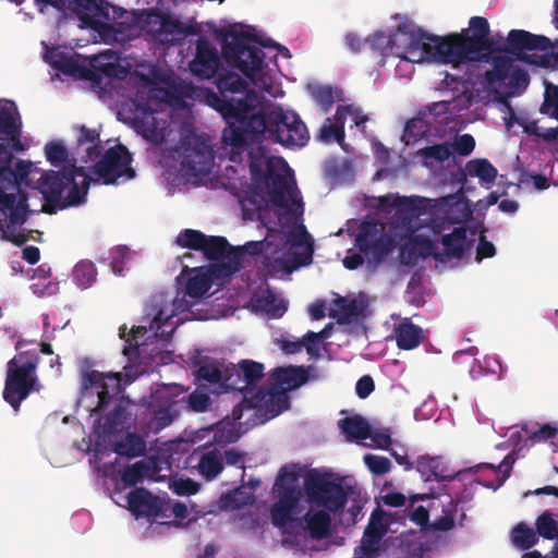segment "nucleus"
<instances>
[{"label": "nucleus", "mask_w": 558, "mask_h": 558, "mask_svg": "<svg viewBox=\"0 0 558 558\" xmlns=\"http://www.w3.org/2000/svg\"><path fill=\"white\" fill-rule=\"evenodd\" d=\"M189 408L195 412H204L210 405V398L207 393L193 391L187 397Z\"/></svg>", "instance_id": "obj_57"}, {"label": "nucleus", "mask_w": 558, "mask_h": 558, "mask_svg": "<svg viewBox=\"0 0 558 558\" xmlns=\"http://www.w3.org/2000/svg\"><path fill=\"white\" fill-rule=\"evenodd\" d=\"M436 35H428L422 31L401 32L393 36L386 35L384 32H376L367 38L366 43L371 49L378 51L381 56L389 53L399 57L402 60L413 63L424 61H436V54L433 51Z\"/></svg>", "instance_id": "obj_8"}, {"label": "nucleus", "mask_w": 558, "mask_h": 558, "mask_svg": "<svg viewBox=\"0 0 558 558\" xmlns=\"http://www.w3.org/2000/svg\"><path fill=\"white\" fill-rule=\"evenodd\" d=\"M542 114L558 120V86L548 85L545 89L544 101L539 108Z\"/></svg>", "instance_id": "obj_46"}, {"label": "nucleus", "mask_w": 558, "mask_h": 558, "mask_svg": "<svg viewBox=\"0 0 558 558\" xmlns=\"http://www.w3.org/2000/svg\"><path fill=\"white\" fill-rule=\"evenodd\" d=\"M129 248L126 246H117L111 250L110 266L116 275H121L124 267V259L126 258Z\"/></svg>", "instance_id": "obj_58"}, {"label": "nucleus", "mask_w": 558, "mask_h": 558, "mask_svg": "<svg viewBox=\"0 0 558 558\" xmlns=\"http://www.w3.org/2000/svg\"><path fill=\"white\" fill-rule=\"evenodd\" d=\"M49 62L56 70L68 75H74L81 70V66L73 58L58 50L50 52Z\"/></svg>", "instance_id": "obj_44"}, {"label": "nucleus", "mask_w": 558, "mask_h": 558, "mask_svg": "<svg viewBox=\"0 0 558 558\" xmlns=\"http://www.w3.org/2000/svg\"><path fill=\"white\" fill-rule=\"evenodd\" d=\"M466 172L476 177L482 183L492 184L497 177V169L487 159H473L466 163Z\"/></svg>", "instance_id": "obj_39"}, {"label": "nucleus", "mask_w": 558, "mask_h": 558, "mask_svg": "<svg viewBox=\"0 0 558 558\" xmlns=\"http://www.w3.org/2000/svg\"><path fill=\"white\" fill-rule=\"evenodd\" d=\"M509 459H510V456L505 457L502 462L497 466H495L494 464H490V463H478L474 466L461 470L457 473H452L449 471L442 457H440V456L430 457L428 454H425V456H421L416 460L415 469L421 474L422 478L425 482H429V481H437V482L447 481V482H449V481H452V480L460 477L462 475H465V474H475L482 469H490V470L495 471L496 473H498L502 469H505L504 477H502L501 482L499 483V485H501V483L510 475V470H511L513 461L509 462Z\"/></svg>", "instance_id": "obj_14"}, {"label": "nucleus", "mask_w": 558, "mask_h": 558, "mask_svg": "<svg viewBox=\"0 0 558 558\" xmlns=\"http://www.w3.org/2000/svg\"><path fill=\"white\" fill-rule=\"evenodd\" d=\"M389 196L380 197V203L384 207H392L396 210V216L403 222L409 223L415 218H418L424 209L423 198L418 196H397L392 203H389Z\"/></svg>", "instance_id": "obj_24"}, {"label": "nucleus", "mask_w": 558, "mask_h": 558, "mask_svg": "<svg viewBox=\"0 0 558 558\" xmlns=\"http://www.w3.org/2000/svg\"><path fill=\"white\" fill-rule=\"evenodd\" d=\"M210 289V280L205 274L190 277L185 286V294L190 298H202Z\"/></svg>", "instance_id": "obj_45"}, {"label": "nucleus", "mask_w": 558, "mask_h": 558, "mask_svg": "<svg viewBox=\"0 0 558 558\" xmlns=\"http://www.w3.org/2000/svg\"><path fill=\"white\" fill-rule=\"evenodd\" d=\"M173 407H174L173 402L167 401L162 405H160L158 409H155L153 411V416L147 425V429H148L147 433L153 432V433L157 434L161 429L169 426L173 422V420L177 415Z\"/></svg>", "instance_id": "obj_38"}, {"label": "nucleus", "mask_w": 558, "mask_h": 558, "mask_svg": "<svg viewBox=\"0 0 558 558\" xmlns=\"http://www.w3.org/2000/svg\"><path fill=\"white\" fill-rule=\"evenodd\" d=\"M26 343V340H19L15 343L17 353L7 363L2 398L15 412L23 401L41 389L37 375L39 352L36 349L22 351Z\"/></svg>", "instance_id": "obj_7"}, {"label": "nucleus", "mask_w": 558, "mask_h": 558, "mask_svg": "<svg viewBox=\"0 0 558 558\" xmlns=\"http://www.w3.org/2000/svg\"><path fill=\"white\" fill-rule=\"evenodd\" d=\"M146 441L135 433H126L120 440L113 444V451L122 457L136 458L144 454Z\"/></svg>", "instance_id": "obj_31"}, {"label": "nucleus", "mask_w": 558, "mask_h": 558, "mask_svg": "<svg viewBox=\"0 0 558 558\" xmlns=\"http://www.w3.org/2000/svg\"><path fill=\"white\" fill-rule=\"evenodd\" d=\"M375 389V384L369 375L362 376L355 385V392L361 399L367 398Z\"/></svg>", "instance_id": "obj_61"}, {"label": "nucleus", "mask_w": 558, "mask_h": 558, "mask_svg": "<svg viewBox=\"0 0 558 558\" xmlns=\"http://www.w3.org/2000/svg\"><path fill=\"white\" fill-rule=\"evenodd\" d=\"M181 170L189 177L206 175L214 162V151L202 136L193 131L186 132L177 149Z\"/></svg>", "instance_id": "obj_13"}, {"label": "nucleus", "mask_w": 558, "mask_h": 558, "mask_svg": "<svg viewBox=\"0 0 558 558\" xmlns=\"http://www.w3.org/2000/svg\"><path fill=\"white\" fill-rule=\"evenodd\" d=\"M198 490V484L191 478L174 482V492L178 495H194Z\"/></svg>", "instance_id": "obj_64"}, {"label": "nucleus", "mask_w": 558, "mask_h": 558, "mask_svg": "<svg viewBox=\"0 0 558 558\" xmlns=\"http://www.w3.org/2000/svg\"><path fill=\"white\" fill-rule=\"evenodd\" d=\"M264 364L253 360H242L236 365L226 367L222 388L226 391L243 393L242 401L232 410L233 420L240 421L244 411H252L253 414L246 423L254 426L264 424L289 409V397L278 386L257 387L264 377Z\"/></svg>", "instance_id": "obj_3"}, {"label": "nucleus", "mask_w": 558, "mask_h": 558, "mask_svg": "<svg viewBox=\"0 0 558 558\" xmlns=\"http://www.w3.org/2000/svg\"><path fill=\"white\" fill-rule=\"evenodd\" d=\"M558 434V428L550 425L544 424L537 430L533 432L530 435V439L534 442L536 441H546L548 439L555 438Z\"/></svg>", "instance_id": "obj_60"}, {"label": "nucleus", "mask_w": 558, "mask_h": 558, "mask_svg": "<svg viewBox=\"0 0 558 558\" xmlns=\"http://www.w3.org/2000/svg\"><path fill=\"white\" fill-rule=\"evenodd\" d=\"M266 196L256 189H250L240 199V205L245 219H254L255 216L260 217L264 209L267 208Z\"/></svg>", "instance_id": "obj_33"}, {"label": "nucleus", "mask_w": 558, "mask_h": 558, "mask_svg": "<svg viewBox=\"0 0 558 558\" xmlns=\"http://www.w3.org/2000/svg\"><path fill=\"white\" fill-rule=\"evenodd\" d=\"M319 138L326 143L336 141L340 144L344 141V122L341 117L337 118V112L325 120L319 130Z\"/></svg>", "instance_id": "obj_41"}, {"label": "nucleus", "mask_w": 558, "mask_h": 558, "mask_svg": "<svg viewBox=\"0 0 558 558\" xmlns=\"http://www.w3.org/2000/svg\"><path fill=\"white\" fill-rule=\"evenodd\" d=\"M199 473L206 480H213L223 470L222 456L217 450L205 452L198 462Z\"/></svg>", "instance_id": "obj_40"}, {"label": "nucleus", "mask_w": 558, "mask_h": 558, "mask_svg": "<svg viewBox=\"0 0 558 558\" xmlns=\"http://www.w3.org/2000/svg\"><path fill=\"white\" fill-rule=\"evenodd\" d=\"M220 65V57L217 48L206 37H201L196 41V52L189 68L193 75L209 80L214 77Z\"/></svg>", "instance_id": "obj_20"}, {"label": "nucleus", "mask_w": 558, "mask_h": 558, "mask_svg": "<svg viewBox=\"0 0 558 558\" xmlns=\"http://www.w3.org/2000/svg\"><path fill=\"white\" fill-rule=\"evenodd\" d=\"M385 512L376 508L364 530L360 546L354 548V558H373L380 550V542L387 534L389 523L384 520Z\"/></svg>", "instance_id": "obj_19"}, {"label": "nucleus", "mask_w": 558, "mask_h": 558, "mask_svg": "<svg viewBox=\"0 0 558 558\" xmlns=\"http://www.w3.org/2000/svg\"><path fill=\"white\" fill-rule=\"evenodd\" d=\"M126 499L130 511L136 518H157L162 514L163 501L143 487L131 490Z\"/></svg>", "instance_id": "obj_21"}, {"label": "nucleus", "mask_w": 558, "mask_h": 558, "mask_svg": "<svg viewBox=\"0 0 558 558\" xmlns=\"http://www.w3.org/2000/svg\"><path fill=\"white\" fill-rule=\"evenodd\" d=\"M244 460L245 453L235 448L227 449L222 456V462L225 461L228 465H234L241 469H244Z\"/></svg>", "instance_id": "obj_63"}, {"label": "nucleus", "mask_w": 558, "mask_h": 558, "mask_svg": "<svg viewBox=\"0 0 558 558\" xmlns=\"http://www.w3.org/2000/svg\"><path fill=\"white\" fill-rule=\"evenodd\" d=\"M339 427L350 440H365L371 437V426L368 422L360 415L349 416L340 420Z\"/></svg>", "instance_id": "obj_32"}, {"label": "nucleus", "mask_w": 558, "mask_h": 558, "mask_svg": "<svg viewBox=\"0 0 558 558\" xmlns=\"http://www.w3.org/2000/svg\"><path fill=\"white\" fill-rule=\"evenodd\" d=\"M363 460L368 470L375 475H384L391 470V462L386 457L367 453Z\"/></svg>", "instance_id": "obj_51"}, {"label": "nucleus", "mask_w": 558, "mask_h": 558, "mask_svg": "<svg viewBox=\"0 0 558 558\" xmlns=\"http://www.w3.org/2000/svg\"><path fill=\"white\" fill-rule=\"evenodd\" d=\"M131 413L128 405L120 400L113 409L104 417L102 432L106 435H113L124 428Z\"/></svg>", "instance_id": "obj_30"}, {"label": "nucleus", "mask_w": 558, "mask_h": 558, "mask_svg": "<svg viewBox=\"0 0 558 558\" xmlns=\"http://www.w3.org/2000/svg\"><path fill=\"white\" fill-rule=\"evenodd\" d=\"M198 380H204L209 384L223 383L225 372H222L216 362L204 363L196 371Z\"/></svg>", "instance_id": "obj_47"}, {"label": "nucleus", "mask_w": 558, "mask_h": 558, "mask_svg": "<svg viewBox=\"0 0 558 558\" xmlns=\"http://www.w3.org/2000/svg\"><path fill=\"white\" fill-rule=\"evenodd\" d=\"M329 511L318 510L314 513L306 512L304 515V521L306 523L305 529L308 531L310 535L315 539L325 538L328 535L329 526H330V515Z\"/></svg>", "instance_id": "obj_35"}, {"label": "nucleus", "mask_w": 558, "mask_h": 558, "mask_svg": "<svg viewBox=\"0 0 558 558\" xmlns=\"http://www.w3.org/2000/svg\"><path fill=\"white\" fill-rule=\"evenodd\" d=\"M160 112L148 105L135 104L133 124L136 131L151 144L161 145L169 131L167 119L159 117Z\"/></svg>", "instance_id": "obj_18"}, {"label": "nucleus", "mask_w": 558, "mask_h": 558, "mask_svg": "<svg viewBox=\"0 0 558 558\" xmlns=\"http://www.w3.org/2000/svg\"><path fill=\"white\" fill-rule=\"evenodd\" d=\"M471 235L472 238L469 239L465 227H457L451 233L445 234L441 238L445 255L450 258H462L474 242L475 231H472Z\"/></svg>", "instance_id": "obj_25"}, {"label": "nucleus", "mask_w": 558, "mask_h": 558, "mask_svg": "<svg viewBox=\"0 0 558 558\" xmlns=\"http://www.w3.org/2000/svg\"><path fill=\"white\" fill-rule=\"evenodd\" d=\"M90 144L86 148V155L83 157L84 161L92 162L98 159L104 151V147L100 143L99 133L95 129H88L84 125L80 128V135L77 137V145L84 146Z\"/></svg>", "instance_id": "obj_34"}, {"label": "nucleus", "mask_w": 558, "mask_h": 558, "mask_svg": "<svg viewBox=\"0 0 558 558\" xmlns=\"http://www.w3.org/2000/svg\"><path fill=\"white\" fill-rule=\"evenodd\" d=\"M22 122L21 117L13 101L0 102V135L2 140L12 143L15 150L22 149L21 144Z\"/></svg>", "instance_id": "obj_22"}, {"label": "nucleus", "mask_w": 558, "mask_h": 558, "mask_svg": "<svg viewBox=\"0 0 558 558\" xmlns=\"http://www.w3.org/2000/svg\"><path fill=\"white\" fill-rule=\"evenodd\" d=\"M266 148L263 145L257 146V151H250L248 167L254 180H263L268 189L270 202L278 207L291 210L289 199L292 205L303 211V204L298 198L299 191L294 182L287 178L288 163L281 157H267Z\"/></svg>", "instance_id": "obj_6"}, {"label": "nucleus", "mask_w": 558, "mask_h": 558, "mask_svg": "<svg viewBox=\"0 0 558 558\" xmlns=\"http://www.w3.org/2000/svg\"><path fill=\"white\" fill-rule=\"evenodd\" d=\"M177 244L183 248L201 251L209 260L229 257L234 248L223 236L206 235L194 229H185L177 236Z\"/></svg>", "instance_id": "obj_16"}, {"label": "nucleus", "mask_w": 558, "mask_h": 558, "mask_svg": "<svg viewBox=\"0 0 558 558\" xmlns=\"http://www.w3.org/2000/svg\"><path fill=\"white\" fill-rule=\"evenodd\" d=\"M218 94L208 96L210 106L227 121L222 131V141L230 147L229 159L241 163L243 156L250 151V141L258 140L263 131L251 125L254 117H259L260 97L248 89L245 78L233 71L220 73L216 81Z\"/></svg>", "instance_id": "obj_2"}, {"label": "nucleus", "mask_w": 558, "mask_h": 558, "mask_svg": "<svg viewBox=\"0 0 558 558\" xmlns=\"http://www.w3.org/2000/svg\"><path fill=\"white\" fill-rule=\"evenodd\" d=\"M510 538L513 546L521 550H527L538 542L536 530L529 526L525 522H519L513 526Z\"/></svg>", "instance_id": "obj_36"}, {"label": "nucleus", "mask_w": 558, "mask_h": 558, "mask_svg": "<svg viewBox=\"0 0 558 558\" xmlns=\"http://www.w3.org/2000/svg\"><path fill=\"white\" fill-rule=\"evenodd\" d=\"M340 117L342 118L343 122L345 121L347 117H350L356 126L364 124L368 120L367 116H365L359 108L352 105L338 106L337 118L339 119Z\"/></svg>", "instance_id": "obj_54"}, {"label": "nucleus", "mask_w": 558, "mask_h": 558, "mask_svg": "<svg viewBox=\"0 0 558 558\" xmlns=\"http://www.w3.org/2000/svg\"><path fill=\"white\" fill-rule=\"evenodd\" d=\"M355 246L362 253H353L351 250L343 258V266L349 270L359 268L364 258L373 265H378L385 260L388 254L393 250V240L387 235L383 229L375 223H364L355 238Z\"/></svg>", "instance_id": "obj_11"}, {"label": "nucleus", "mask_w": 558, "mask_h": 558, "mask_svg": "<svg viewBox=\"0 0 558 558\" xmlns=\"http://www.w3.org/2000/svg\"><path fill=\"white\" fill-rule=\"evenodd\" d=\"M221 53L228 64L239 69L255 86L270 90L271 76L265 70V53L251 34L236 25L230 26L222 33Z\"/></svg>", "instance_id": "obj_4"}, {"label": "nucleus", "mask_w": 558, "mask_h": 558, "mask_svg": "<svg viewBox=\"0 0 558 558\" xmlns=\"http://www.w3.org/2000/svg\"><path fill=\"white\" fill-rule=\"evenodd\" d=\"M150 24H158L156 33L159 36H171V39H182L187 35H195L196 28L192 25H183L178 19L168 13L153 11L148 15Z\"/></svg>", "instance_id": "obj_23"}, {"label": "nucleus", "mask_w": 558, "mask_h": 558, "mask_svg": "<svg viewBox=\"0 0 558 558\" xmlns=\"http://www.w3.org/2000/svg\"><path fill=\"white\" fill-rule=\"evenodd\" d=\"M132 156L128 148L118 144L108 148L100 159L93 166V172L104 181L105 184H113L119 178L133 179L135 171L131 167Z\"/></svg>", "instance_id": "obj_15"}, {"label": "nucleus", "mask_w": 558, "mask_h": 558, "mask_svg": "<svg viewBox=\"0 0 558 558\" xmlns=\"http://www.w3.org/2000/svg\"><path fill=\"white\" fill-rule=\"evenodd\" d=\"M393 336L397 347L407 351L417 348L425 338L422 327L413 324L411 318H403L398 325H395Z\"/></svg>", "instance_id": "obj_26"}, {"label": "nucleus", "mask_w": 558, "mask_h": 558, "mask_svg": "<svg viewBox=\"0 0 558 558\" xmlns=\"http://www.w3.org/2000/svg\"><path fill=\"white\" fill-rule=\"evenodd\" d=\"M364 306L355 299L338 296L333 300L328 316L338 324L350 323L363 315Z\"/></svg>", "instance_id": "obj_27"}, {"label": "nucleus", "mask_w": 558, "mask_h": 558, "mask_svg": "<svg viewBox=\"0 0 558 558\" xmlns=\"http://www.w3.org/2000/svg\"><path fill=\"white\" fill-rule=\"evenodd\" d=\"M493 68L485 73V78L489 84L505 82L513 68V59L508 56H492Z\"/></svg>", "instance_id": "obj_37"}, {"label": "nucleus", "mask_w": 558, "mask_h": 558, "mask_svg": "<svg viewBox=\"0 0 558 558\" xmlns=\"http://www.w3.org/2000/svg\"><path fill=\"white\" fill-rule=\"evenodd\" d=\"M536 533L538 537L545 539H555L558 537V520L549 510L543 511L535 521Z\"/></svg>", "instance_id": "obj_42"}, {"label": "nucleus", "mask_w": 558, "mask_h": 558, "mask_svg": "<svg viewBox=\"0 0 558 558\" xmlns=\"http://www.w3.org/2000/svg\"><path fill=\"white\" fill-rule=\"evenodd\" d=\"M45 154L47 160L52 165L58 167L60 163L66 161L68 159V149L65 146L57 141L49 142L45 147Z\"/></svg>", "instance_id": "obj_52"}, {"label": "nucleus", "mask_w": 558, "mask_h": 558, "mask_svg": "<svg viewBox=\"0 0 558 558\" xmlns=\"http://www.w3.org/2000/svg\"><path fill=\"white\" fill-rule=\"evenodd\" d=\"M451 154L452 151L448 144H435L421 150V155L425 159H434L438 162L446 161L451 156Z\"/></svg>", "instance_id": "obj_53"}, {"label": "nucleus", "mask_w": 558, "mask_h": 558, "mask_svg": "<svg viewBox=\"0 0 558 558\" xmlns=\"http://www.w3.org/2000/svg\"><path fill=\"white\" fill-rule=\"evenodd\" d=\"M303 489L308 504L332 513L342 511L354 493V488L343 486L340 478H332L330 474L317 470H311L305 475Z\"/></svg>", "instance_id": "obj_10"}, {"label": "nucleus", "mask_w": 558, "mask_h": 558, "mask_svg": "<svg viewBox=\"0 0 558 558\" xmlns=\"http://www.w3.org/2000/svg\"><path fill=\"white\" fill-rule=\"evenodd\" d=\"M453 151L460 156H469L475 148V140L471 134H463L452 143Z\"/></svg>", "instance_id": "obj_56"}, {"label": "nucleus", "mask_w": 558, "mask_h": 558, "mask_svg": "<svg viewBox=\"0 0 558 558\" xmlns=\"http://www.w3.org/2000/svg\"><path fill=\"white\" fill-rule=\"evenodd\" d=\"M295 482L296 474L288 472L284 466L280 470L275 483L278 500L271 506L270 518L275 526L284 531L293 522L296 525L302 524V520L296 518L302 512L300 505L302 490L295 485Z\"/></svg>", "instance_id": "obj_12"}, {"label": "nucleus", "mask_w": 558, "mask_h": 558, "mask_svg": "<svg viewBox=\"0 0 558 558\" xmlns=\"http://www.w3.org/2000/svg\"><path fill=\"white\" fill-rule=\"evenodd\" d=\"M257 310L265 312L272 318H280L287 312L286 302L269 288L256 292L253 298Z\"/></svg>", "instance_id": "obj_28"}, {"label": "nucleus", "mask_w": 558, "mask_h": 558, "mask_svg": "<svg viewBox=\"0 0 558 558\" xmlns=\"http://www.w3.org/2000/svg\"><path fill=\"white\" fill-rule=\"evenodd\" d=\"M413 243L420 248L422 257L433 255L435 258H438V254L435 252L436 245L430 239L417 235L413 239Z\"/></svg>", "instance_id": "obj_59"}, {"label": "nucleus", "mask_w": 558, "mask_h": 558, "mask_svg": "<svg viewBox=\"0 0 558 558\" xmlns=\"http://www.w3.org/2000/svg\"><path fill=\"white\" fill-rule=\"evenodd\" d=\"M111 9L114 11V13L118 14V17L122 16L123 10L121 8L112 5L107 0H97L95 1V5L93 7V10L90 12V19L98 17L109 21Z\"/></svg>", "instance_id": "obj_55"}, {"label": "nucleus", "mask_w": 558, "mask_h": 558, "mask_svg": "<svg viewBox=\"0 0 558 558\" xmlns=\"http://www.w3.org/2000/svg\"><path fill=\"white\" fill-rule=\"evenodd\" d=\"M311 96L324 113H327L336 101L335 92L330 86H316L312 88Z\"/></svg>", "instance_id": "obj_48"}, {"label": "nucleus", "mask_w": 558, "mask_h": 558, "mask_svg": "<svg viewBox=\"0 0 558 558\" xmlns=\"http://www.w3.org/2000/svg\"><path fill=\"white\" fill-rule=\"evenodd\" d=\"M0 214L3 216L2 218H0L2 221V229H0V232L2 233L1 238L9 242H12L17 246H21L22 244L27 242L28 235L21 232H15V227L17 225L9 227V211H7V215H4L3 213Z\"/></svg>", "instance_id": "obj_50"}, {"label": "nucleus", "mask_w": 558, "mask_h": 558, "mask_svg": "<svg viewBox=\"0 0 558 558\" xmlns=\"http://www.w3.org/2000/svg\"><path fill=\"white\" fill-rule=\"evenodd\" d=\"M456 220L449 215L448 211H445L444 215H435V217L430 218V228L435 234L440 233L446 229L447 226L454 223Z\"/></svg>", "instance_id": "obj_62"}, {"label": "nucleus", "mask_w": 558, "mask_h": 558, "mask_svg": "<svg viewBox=\"0 0 558 558\" xmlns=\"http://www.w3.org/2000/svg\"><path fill=\"white\" fill-rule=\"evenodd\" d=\"M433 51L436 62L442 64H468L473 62H489L495 52H509L518 60L544 68L558 63V46L543 35H535L524 29H511L507 38L498 35L490 36L487 19L473 16L469 28L447 36H437Z\"/></svg>", "instance_id": "obj_1"}, {"label": "nucleus", "mask_w": 558, "mask_h": 558, "mask_svg": "<svg viewBox=\"0 0 558 558\" xmlns=\"http://www.w3.org/2000/svg\"><path fill=\"white\" fill-rule=\"evenodd\" d=\"M259 117L252 119V128L263 131V135L283 146H304L308 141V132L299 114L275 108L266 111L258 107Z\"/></svg>", "instance_id": "obj_9"}, {"label": "nucleus", "mask_w": 558, "mask_h": 558, "mask_svg": "<svg viewBox=\"0 0 558 558\" xmlns=\"http://www.w3.org/2000/svg\"><path fill=\"white\" fill-rule=\"evenodd\" d=\"M274 377L278 385L287 389H296L307 381L308 374L303 367L288 366L276 368Z\"/></svg>", "instance_id": "obj_29"}, {"label": "nucleus", "mask_w": 558, "mask_h": 558, "mask_svg": "<svg viewBox=\"0 0 558 558\" xmlns=\"http://www.w3.org/2000/svg\"><path fill=\"white\" fill-rule=\"evenodd\" d=\"M82 386L86 390L92 388L97 390L98 402L92 411L97 414L106 411L112 399L118 397L123 390L120 373L86 372L83 375Z\"/></svg>", "instance_id": "obj_17"}, {"label": "nucleus", "mask_w": 558, "mask_h": 558, "mask_svg": "<svg viewBox=\"0 0 558 558\" xmlns=\"http://www.w3.org/2000/svg\"><path fill=\"white\" fill-rule=\"evenodd\" d=\"M90 182L85 168L75 163L66 165L60 171L45 172L38 183V190L47 203L44 211L54 214L57 208L65 209L84 203Z\"/></svg>", "instance_id": "obj_5"}, {"label": "nucleus", "mask_w": 558, "mask_h": 558, "mask_svg": "<svg viewBox=\"0 0 558 558\" xmlns=\"http://www.w3.org/2000/svg\"><path fill=\"white\" fill-rule=\"evenodd\" d=\"M96 276V267L90 260H81L73 269V280L82 289L89 288L95 282Z\"/></svg>", "instance_id": "obj_43"}, {"label": "nucleus", "mask_w": 558, "mask_h": 558, "mask_svg": "<svg viewBox=\"0 0 558 558\" xmlns=\"http://www.w3.org/2000/svg\"><path fill=\"white\" fill-rule=\"evenodd\" d=\"M148 471V466L144 461H137L132 465L126 466L122 474L121 480L126 486H135L141 482Z\"/></svg>", "instance_id": "obj_49"}]
</instances>
